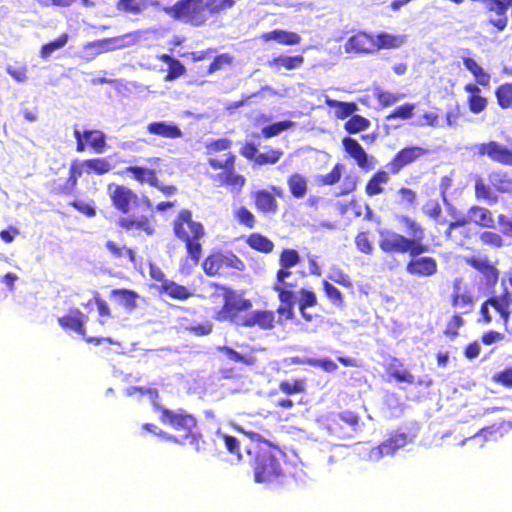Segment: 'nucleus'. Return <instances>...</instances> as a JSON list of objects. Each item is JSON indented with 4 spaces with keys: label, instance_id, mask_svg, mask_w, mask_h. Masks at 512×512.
Segmentation results:
<instances>
[{
    "label": "nucleus",
    "instance_id": "obj_1",
    "mask_svg": "<svg viewBox=\"0 0 512 512\" xmlns=\"http://www.w3.org/2000/svg\"><path fill=\"white\" fill-rule=\"evenodd\" d=\"M107 194L113 208L121 213L117 225L126 232L142 231L146 235H153L155 229L148 216L129 217L137 210L149 211L152 209V201L144 194H138L134 189L115 182L108 183Z\"/></svg>",
    "mask_w": 512,
    "mask_h": 512
},
{
    "label": "nucleus",
    "instance_id": "obj_2",
    "mask_svg": "<svg viewBox=\"0 0 512 512\" xmlns=\"http://www.w3.org/2000/svg\"><path fill=\"white\" fill-rule=\"evenodd\" d=\"M236 0H178L164 8V12L175 20L200 27L210 17L218 16L233 8Z\"/></svg>",
    "mask_w": 512,
    "mask_h": 512
},
{
    "label": "nucleus",
    "instance_id": "obj_3",
    "mask_svg": "<svg viewBox=\"0 0 512 512\" xmlns=\"http://www.w3.org/2000/svg\"><path fill=\"white\" fill-rule=\"evenodd\" d=\"M232 144V140L229 138H219L206 143L205 149L209 166L214 170H221L214 179L219 185L227 186L232 191L239 193L246 184V178L236 171V155L233 152H227L223 159L217 155L221 151L230 150Z\"/></svg>",
    "mask_w": 512,
    "mask_h": 512
},
{
    "label": "nucleus",
    "instance_id": "obj_4",
    "mask_svg": "<svg viewBox=\"0 0 512 512\" xmlns=\"http://www.w3.org/2000/svg\"><path fill=\"white\" fill-rule=\"evenodd\" d=\"M172 230L174 236L184 244L186 259L191 261L193 266H198L206 236L203 223L194 219L190 209L183 208L173 219Z\"/></svg>",
    "mask_w": 512,
    "mask_h": 512
},
{
    "label": "nucleus",
    "instance_id": "obj_5",
    "mask_svg": "<svg viewBox=\"0 0 512 512\" xmlns=\"http://www.w3.org/2000/svg\"><path fill=\"white\" fill-rule=\"evenodd\" d=\"M285 454L266 440L254 447L253 472L257 483H271L284 475L282 461Z\"/></svg>",
    "mask_w": 512,
    "mask_h": 512
},
{
    "label": "nucleus",
    "instance_id": "obj_6",
    "mask_svg": "<svg viewBox=\"0 0 512 512\" xmlns=\"http://www.w3.org/2000/svg\"><path fill=\"white\" fill-rule=\"evenodd\" d=\"M213 286L221 291L223 297L222 306L215 312V320L239 326L240 313L250 310L253 305L252 301L244 298L243 292H239L231 286L222 284H214Z\"/></svg>",
    "mask_w": 512,
    "mask_h": 512
},
{
    "label": "nucleus",
    "instance_id": "obj_7",
    "mask_svg": "<svg viewBox=\"0 0 512 512\" xmlns=\"http://www.w3.org/2000/svg\"><path fill=\"white\" fill-rule=\"evenodd\" d=\"M272 289L277 293L279 305L276 309L277 314L285 320L294 318V305L299 294L298 280L292 272H276Z\"/></svg>",
    "mask_w": 512,
    "mask_h": 512
},
{
    "label": "nucleus",
    "instance_id": "obj_8",
    "mask_svg": "<svg viewBox=\"0 0 512 512\" xmlns=\"http://www.w3.org/2000/svg\"><path fill=\"white\" fill-rule=\"evenodd\" d=\"M202 269L208 277H221L226 270L244 272V261L232 251L212 250L202 261Z\"/></svg>",
    "mask_w": 512,
    "mask_h": 512
},
{
    "label": "nucleus",
    "instance_id": "obj_9",
    "mask_svg": "<svg viewBox=\"0 0 512 512\" xmlns=\"http://www.w3.org/2000/svg\"><path fill=\"white\" fill-rule=\"evenodd\" d=\"M88 317L79 308H70L68 312L58 318V324L66 332H74L79 335L87 344L99 346L102 344L118 345L119 343L111 337L89 336L86 323Z\"/></svg>",
    "mask_w": 512,
    "mask_h": 512
},
{
    "label": "nucleus",
    "instance_id": "obj_10",
    "mask_svg": "<svg viewBox=\"0 0 512 512\" xmlns=\"http://www.w3.org/2000/svg\"><path fill=\"white\" fill-rule=\"evenodd\" d=\"M155 408L160 412V421L164 424L170 425L173 429L185 432V438H196L192 430L197 425L196 418L184 410L173 411L160 405H155Z\"/></svg>",
    "mask_w": 512,
    "mask_h": 512
},
{
    "label": "nucleus",
    "instance_id": "obj_11",
    "mask_svg": "<svg viewBox=\"0 0 512 512\" xmlns=\"http://www.w3.org/2000/svg\"><path fill=\"white\" fill-rule=\"evenodd\" d=\"M121 174H130L132 178L140 183H147L149 186L156 188L162 192L165 196H171L177 193L178 189L175 185H165L161 183L157 177V173L154 169L147 168L144 166L132 165L126 167Z\"/></svg>",
    "mask_w": 512,
    "mask_h": 512
},
{
    "label": "nucleus",
    "instance_id": "obj_12",
    "mask_svg": "<svg viewBox=\"0 0 512 512\" xmlns=\"http://www.w3.org/2000/svg\"><path fill=\"white\" fill-rule=\"evenodd\" d=\"M73 135L76 140L77 152H83L90 148L93 152L101 154L107 148L106 135L101 130L85 129L81 131L75 125Z\"/></svg>",
    "mask_w": 512,
    "mask_h": 512
},
{
    "label": "nucleus",
    "instance_id": "obj_13",
    "mask_svg": "<svg viewBox=\"0 0 512 512\" xmlns=\"http://www.w3.org/2000/svg\"><path fill=\"white\" fill-rule=\"evenodd\" d=\"M85 159H73L70 163L68 177L63 184L53 186L51 194L56 196H69L75 193L78 180L83 175L89 176V170Z\"/></svg>",
    "mask_w": 512,
    "mask_h": 512
},
{
    "label": "nucleus",
    "instance_id": "obj_14",
    "mask_svg": "<svg viewBox=\"0 0 512 512\" xmlns=\"http://www.w3.org/2000/svg\"><path fill=\"white\" fill-rule=\"evenodd\" d=\"M282 188L272 185L270 189H258L251 194L255 208L259 213L274 215L278 212L277 197H283Z\"/></svg>",
    "mask_w": 512,
    "mask_h": 512
},
{
    "label": "nucleus",
    "instance_id": "obj_15",
    "mask_svg": "<svg viewBox=\"0 0 512 512\" xmlns=\"http://www.w3.org/2000/svg\"><path fill=\"white\" fill-rule=\"evenodd\" d=\"M452 305L460 314H466L473 310V290L461 278H456L453 282Z\"/></svg>",
    "mask_w": 512,
    "mask_h": 512
},
{
    "label": "nucleus",
    "instance_id": "obj_16",
    "mask_svg": "<svg viewBox=\"0 0 512 512\" xmlns=\"http://www.w3.org/2000/svg\"><path fill=\"white\" fill-rule=\"evenodd\" d=\"M275 323V313L272 310H254L249 315L241 318L239 326L272 330L275 327Z\"/></svg>",
    "mask_w": 512,
    "mask_h": 512
},
{
    "label": "nucleus",
    "instance_id": "obj_17",
    "mask_svg": "<svg viewBox=\"0 0 512 512\" xmlns=\"http://www.w3.org/2000/svg\"><path fill=\"white\" fill-rule=\"evenodd\" d=\"M408 239L401 234L385 229L380 231L379 245L384 252L406 253L410 244Z\"/></svg>",
    "mask_w": 512,
    "mask_h": 512
},
{
    "label": "nucleus",
    "instance_id": "obj_18",
    "mask_svg": "<svg viewBox=\"0 0 512 512\" xmlns=\"http://www.w3.org/2000/svg\"><path fill=\"white\" fill-rule=\"evenodd\" d=\"M407 436L403 433H397L383 442L380 446L372 448L369 451L368 458L371 461H378L383 456L393 455L398 449L407 444Z\"/></svg>",
    "mask_w": 512,
    "mask_h": 512
},
{
    "label": "nucleus",
    "instance_id": "obj_19",
    "mask_svg": "<svg viewBox=\"0 0 512 512\" xmlns=\"http://www.w3.org/2000/svg\"><path fill=\"white\" fill-rule=\"evenodd\" d=\"M512 7V0H491L488 2L486 9L489 13V22L499 31L506 28L508 23L507 9Z\"/></svg>",
    "mask_w": 512,
    "mask_h": 512
},
{
    "label": "nucleus",
    "instance_id": "obj_20",
    "mask_svg": "<svg viewBox=\"0 0 512 512\" xmlns=\"http://www.w3.org/2000/svg\"><path fill=\"white\" fill-rule=\"evenodd\" d=\"M427 152V149L419 146L406 147L400 150L394 159L388 164L390 172L398 173L401 168L416 161Z\"/></svg>",
    "mask_w": 512,
    "mask_h": 512
},
{
    "label": "nucleus",
    "instance_id": "obj_21",
    "mask_svg": "<svg viewBox=\"0 0 512 512\" xmlns=\"http://www.w3.org/2000/svg\"><path fill=\"white\" fill-rule=\"evenodd\" d=\"M475 149L480 155H488L494 161L507 165L512 162V152L497 142L478 144Z\"/></svg>",
    "mask_w": 512,
    "mask_h": 512
},
{
    "label": "nucleus",
    "instance_id": "obj_22",
    "mask_svg": "<svg viewBox=\"0 0 512 512\" xmlns=\"http://www.w3.org/2000/svg\"><path fill=\"white\" fill-rule=\"evenodd\" d=\"M155 288L160 295H165L179 301H185L193 295V292L188 287L170 279L164 281V284L156 285Z\"/></svg>",
    "mask_w": 512,
    "mask_h": 512
},
{
    "label": "nucleus",
    "instance_id": "obj_23",
    "mask_svg": "<svg viewBox=\"0 0 512 512\" xmlns=\"http://www.w3.org/2000/svg\"><path fill=\"white\" fill-rule=\"evenodd\" d=\"M408 273L419 276H432L437 272V262L432 257L412 259L406 267Z\"/></svg>",
    "mask_w": 512,
    "mask_h": 512
},
{
    "label": "nucleus",
    "instance_id": "obj_24",
    "mask_svg": "<svg viewBox=\"0 0 512 512\" xmlns=\"http://www.w3.org/2000/svg\"><path fill=\"white\" fill-rule=\"evenodd\" d=\"M147 132L167 139H177L183 136L180 127L174 123L166 121H154L147 125Z\"/></svg>",
    "mask_w": 512,
    "mask_h": 512
},
{
    "label": "nucleus",
    "instance_id": "obj_25",
    "mask_svg": "<svg viewBox=\"0 0 512 512\" xmlns=\"http://www.w3.org/2000/svg\"><path fill=\"white\" fill-rule=\"evenodd\" d=\"M105 247L114 260L121 263L129 262L131 264H136V253L132 248L120 245L113 240H108L105 243Z\"/></svg>",
    "mask_w": 512,
    "mask_h": 512
},
{
    "label": "nucleus",
    "instance_id": "obj_26",
    "mask_svg": "<svg viewBox=\"0 0 512 512\" xmlns=\"http://www.w3.org/2000/svg\"><path fill=\"white\" fill-rule=\"evenodd\" d=\"M260 39L264 42L275 40L279 44L288 46L297 45L301 41V37L296 32L285 31L281 29L265 32L261 34Z\"/></svg>",
    "mask_w": 512,
    "mask_h": 512
},
{
    "label": "nucleus",
    "instance_id": "obj_27",
    "mask_svg": "<svg viewBox=\"0 0 512 512\" xmlns=\"http://www.w3.org/2000/svg\"><path fill=\"white\" fill-rule=\"evenodd\" d=\"M407 42L405 34H392L387 32L379 33L375 36L377 51L380 49H397Z\"/></svg>",
    "mask_w": 512,
    "mask_h": 512
},
{
    "label": "nucleus",
    "instance_id": "obj_28",
    "mask_svg": "<svg viewBox=\"0 0 512 512\" xmlns=\"http://www.w3.org/2000/svg\"><path fill=\"white\" fill-rule=\"evenodd\" d=\"M245 242L251 249L263 254L271 253L275 247L274 242L261 233L249 234Z\"/></svg>",
    "mask_w": 512,
    "mask_h": 512
},
{
    "label": "nucleus",
    "instance_id": "obj_29",
    "mask_svg": "<svg viewBox=\"0 0 512 512\" xmlns=\"http://www.w3.org/2000/svg\"><path fill=\"white\" fill-rule=\"evenodd\" d=\"M110 296L116 298L128 312H132L137 307L139 295L131 289L116 288L111 291Z\"/></svg>",
    "mask_w": 512,
    "mask_h": 512
},
{
    "label": "nucleus",
    "instance_id": "obj_30",
    "mask_svg": "<svg viewBox=\"0 0 512 512\" xmlns=\"http://www.w3.org/2000/svg\"><path fill=\"white\" fill-rule=\"evenodd\" d=\"M468 218L471 223H475L485 228L494 227V219L491 211L484 207L473 206L468 210Z\"/></svg>",
    "mask_w": 512,
    "mask_h": 512
},
{
    "label": "nucleus",
    "instance_id": "obj_31",
    "mask_svg": "<svg viewBox=\"0 0 512 512\" xmlns=\"http://www.w3.org/2000/svg\"><path fill=\"white\" fill-rule=\"evenodd\" d=\"M386 371L389 376L393 377L397 382L413 384L415 377L404 368L403 364L397 359L391 360L387 365Z\"/></svg>",
    "mask_w": 512,
    "mask_h": 512
},
{
    "label": "nucleus",
    "instance_id": "obj_32",
    "mask_svg": "<svg viewBox=\"0 0 512 512\" xmlns=\"http://www.w3.org/2000/svg\"><path fill=\"white\" fill-rule=\"evenodd\" d=\"M287 185L291 195L294 198H303L308 191V182L305 176L299 173H293L287 178Z\"/></svg>",
    "mask_w": 512,
    "mask_h": 512
},
{
    "label": "nucleus",
    "instance_id": "obj_33",
    "mask_svg": "<svg viewBox=\"0 0 512 512\" xmlns=\"http://www.w3.org/2000/svg\"><path fill=\"white\" fill-rule=\"evenodd\" d=\"M278 388L287 396L303 394L307 389V381L305 378L284 379L279 382Z\"/></svg>",
    "mask_w": 512,
    "mask_h": 512
},
{
    "label": "nucleus",
    "instance_id": "obj_34",
    "mask_svg": "<svg viewBox=\"0 0 512 512\" xmlns=\"http://www.w3.org/2000/svg\"><path fill=\"white\" fill-rule=\"evenodd\" d=\"M301 257L297 250L284 248L279 254V268L276 272H292L290 269L298 265Z\"/></svg>",
    "mask_w": 512,
    "mask_h": 512
},
{
    "label": "nucleus",
    "instance_id": "obj_35",
    "mask_svg": "<svg viewBox=\"0 0 512 512\" xmlns=\"http://www.w3.org/2000/svg\"><path fill=\"white\" fill-rule=\"evenodd\" d=\"M463 64L465 68L473 74L477 84L483 87H488L490 85V74L484 71V69L474 59L463 57Z\"/></svg>",
    "mask_w": 512,
    "mask_h": 512
},
{
    "label": "nucleus",
    "instance_id": "obj_36",
    "mask_svg": "<svg viewBox=\"0 0 512 512\" xmlns=\"http://www.w3.org/2000/svg\"><path fill=\"white\" fill-rule=\"evenodd\" d=\"M299 301L298 307L302 317L306 321H311L313 319L312 315L306 312L307 308L313 307L317 305V296L314 291L310 289H300L299 290Z\"/></svg>",
    "mask_w": 512,
    "mask_h": 512
},
{
    "label": "nucleus",
    "instance_id": "obj_37",
    "mask_svg": "<svg viewBox=\"0 0 512 512\" xmlns=\"http://www.w3.org/2000/svg\"><path fill=\"white\" fill-rule=\"evenodd\" d=\"M303 63V55L277 56L270 61L269 65L277 70H280L281 68H284L285 70H293L299 68Z\"/></svg>",
    "mask_w": 512,
    "mask_h": 512
},
{
    "label": "nucleus",
    "instance_id": "obj_38",
    "mask_svg": "<svg viewBox=\"0 0 512 512\" xmlns=\"http://www.w3.org/2000/svg\"><path fill=\"white\" fill-rule=\"evenodd\" d=\"M354 51L363 53H373L377 51L375 36L365 32H359L354 35Z\"/></svg>",
    "mask_w": 512,
    "mask_h": 512
},
{
    "label": "nucleus",
    "instance_id": "obj_39",
    "mask_svg": "<svg viewBox=\"0 0 512 512\" xmlns=\"http://www.w3.org/2000/svg\"><path fill=\"white\" fill-rule=\"evenodd\" d=\"M89 170V175L102 176L113 169V165L106 157H95L85 159Z\"/></svg>",
    "mask_w": 512,
    "mask_h": 512
},
{
    "label": "nucleus",
    "instance_id": "obj_40",
    "mask_svg": "<svg viewBox=\"0 0 512 512\" xmlns=\"http://www.w3.org/2000/svg\"><path fill=\"white\" fill-rule=\"evenodd\" d=\"M148 4V0H118L116 8L122 13L138 15L148 7Z\"/></svg>",
    "mask_w": 512,
    "mask_h": 512
},
{
    "label": "nucleus",
    "instance_id": "obj_41",
    "mask_svg": "<svg viewBox=\"0 0 512 512\" xmlns=\"http://www.w3.org/2000/svg\"><path fill=\"white\" fill-rule=\"evenodd\" d=\"M354 161L357 163V165L364 169V170H371L373 169L376 164L377 160L374 156L368 155L362 146L354 140Z\"/></svg>",
    "mask_w": 512,
    "mask_h": 512
},
{
    "label": "nucleus",
    "instance_id": "obj_42",
    "mask_svg": "<svg viewBox=\"0 0 512 512\" xmlns=\"http://www.w3.org/2000/svg\"><path fill=\"white\" fill-rule=\"evenodd\" d=\"M93 302L97 307L98 323L105 326L109 319L113 318L112 309L108 302L98 292L93 295Z\"/></svg>",
    "mask_w": 512,
    "mask_h": 512
},
{
    "label": "nucleus",
    "instance_id": "obj_43",
    "mask_svg": "<svg viewBox=\"0 0 512 512\" xmlns=\"http://www.w3.org/2000/svg\"><path fill=\"white\" fill-rule=\"evenodd\" d=\"M489 303L504 320L509 318L510 306L512 304L511 294L506 293L504 296L491 298L489 299Z\"/></svg>",
    "mask_w": 512,
    "mask_h": 512
},
{
    "label": "nucleus",
    "instance_id": "obj_44",
    "mask_svg": "<svg viewBox=\"0 0 512 512\" xmlns=\"http://www.w3.org/2000/svg\"><path fill=\"white\" fill-rule=\"evenodd\" d=\"M117 38H104L88 42L84 45L85 50H93V54H101L108 52L116 47Z\"/></svg>",
    "mask_w": 512,
    "mask_h": 512
},
{
    "label": "nucleus",
    "instance_id": "obj_45",
    "mask_svg": "<svg viewBox=\"0 0 512 512\" xmlns=\"http://www.w3.org/2000/svg\"><path fill=\"white\" fill-rule=\"evenodd\" d=\"M125 394L129 397L133 396H148L152 404L158 405L156 402L159 399V392L156 388L153 387H142V386H130L125 389Z\"/></svg>",
    "mask_w": 512,
    "mask_h": 512
},
{
    "label": "nucleus",
    "instance_id": "obj_46",
    "mask_svg": "<svg viewBox=\"0 0 512 512\" xmlns=\"http://www.w3.org/2000/svg\"><path fill=\"white\" fill-rule=\"evenodd\" d=\"M217 436L224 443L227 451L234 455L239 462L242 459L240 441L235 436L220 431L217 432Z\"/></svg>",
    "mask_w": 512,
    "mask_h": 512
},
{
    "label": "nucleus",
    "instance_id": "obj_47",
    "mask_svg": "<svg viewBox=\"0 0 512 512\" xmlns=\"http://www.w3.org/2000/svg\"><path fill=\"white\" fill-rule=\"evenodd\" d=\"M218 351L223 353L230 361L239 362L245 364L247 366H252L255 364L256 359L253 356H245L237 352L231 347L221 346L218 347Z\"/></svg>",
    "mask_w": 512,
    "mask_h": 512
},
{
    "label": "nucleus",
    "instance_id": "obj_48",
    "mask_svg": "<svg viewBox=\"0 0 512 512\" xmlns=\"http://www.w3.org/2000/svg\"><path fill=\"white\" fill-rule=\"evenodd\" d=\"M389 180L388 173L384 171L377 172L366 186L368 195L373 196L382 192V185L386 184Z\"/></svg>",
    "mask_w": 512,
    "mask_h": 512
},
{
    "label": "nucleus",
    "instance_id": "obj_49",
    "mask_svg": "<svg viewBox=\"0 0 512 512\" xmlns=\"http://www.w3.org/2000/svg\"><path fill=\"white\" fill-rule=\"evenodd\" d=\"M68 39V34L62 33L55 40L42 45L40 49L41 57L44 59L48 58L54 51L64 47L68 42Z\"/></svg>",
    "mask_w": 512,
    "mask_h": 512
},
{
    "label": "nucleus",
    "instance_id": "obj_50",
    "mask_svg": "<svg viewBox=\"0 0 512 512\" xmlns=\"http://www.w3.org/2000/svg\"><path fill=\"white\" fill-rule=\"evenodd\" d=\"M234 217L240 225L253 229L256 225L255 215L245 206H241L234 212Z\"/></svg>",
    "mask_w": 512,
    "mask_h": 512
},
{
    "label": "nucleus",
    "instance_id": "obj_51",
    "mask_svg": "<svg viewBox=\"0 0 512 512\" xmlns=\"http://www.w3.org/2000/svg\"><path fill=\"white\" fill-rule=\"evenodd\" d=\"M233 63V56L229 53H222L214 57L213 61L209 64L206 75H211L219 70L230 66Z\"/></svg>",
    "mask_w": 512,
    "mask_h": 512
},
{
    "label": "nucleus",
    "instance_id": "obj_52",
    "mask_svg": "<svg viewBox=\"0 0 512 512\" xmlns=\"http://www.w3.org/2000/svg\"><path fill=\"white\" fill-rule=\"evenodd\" d=\"M293 125L294 123L290 120L275 122L263 127L261 130V134L264 138H271L278 135L282 131L291 128Z\"/></svg>",
    "mask_w": 512,
    "mask_h": 512
},
{
    "label": "nucleus",
    "instance_id": "obj_53",
    "mask_svg": "<svg viewBox=\"0 0 512 512\" xmlns=\"http://www.w3.org/2000/svg\"><path fill=\"white\" fill-rule=\"evenodd\" d=\"M399 221L407 228L408 238L417 237L418 239H424V229L416 221L407 216L399 217Z\"/></svg>",
    "mask_w": 512,
    "mask_h": 512
},
{
    "label": "nucleus",
    "instance_id": "obj_54",
    "mask_svg": "<svg viewBox=\"0 0 512 512\" xmlns=\"http://www.w3.org/2000/svg\"><path fill=\"white\" fill-rule=\"evenodd\" d=\"M283 156V151L281 149L269 148L264 153H259L256 164L257 165H273L276 164L281 157Z\"/></svg>",
    "mask_w": 512,
    "mask_h": 512
},
{
    "label": "nucleus",
    "instance_id": "obj_55",
    "mask_svg": "<svg viewBox=\"0 0 512 512\" xmlns=\"http://www.w3.org/2000/svg\"><path fill=\"white\" fill-rule=\"evenodd\" d=\"M491 183L499 192H512V176L507 174H493L491 176Z\"/></svg>",
    "mask_w": 512,
    "mask_h": 512
},
{
    "label": "nucleus",
    "instance_id": "obj_56",
    "mask_svg": "<svg viewBox=\"0 0 512 512\" xmlns=\"http://www.w3.org/2000/svg\"><path fill=\"white\" fill-rule=\"evenodd\" d=\"M496 97L502 108L512 107V83L501 85L496 91Z\"/></svg>",
    "mask_w": 512,
    "mask_h": 512
},
{
    "label": "nucleus",
    "instance_id": "obj_57",
    "mask_svg": "<svg viewBox=\"0 0 512 512\" xmlns=\"http://www.w3.org/2000/svg\"><path fill=\"white\" fill-rule=\"evenodd\" d=\"M69 205L88 218L96 216L97 212L93 200H90L88 202H84L82 200H73L69 203Z\"/></svg>",
    "mask_w": 512,
    "mask_h": 512
},
{
    "label": "nucleus",
    "instance_id": "obj_58",
    "mask_svg": "<svg viewBox=\"0 0 512 512\" xmlns=\"http://www.w3.org/2000/svg\"><path fill=\"white\" fill-rule=\"evenodd\" d=\"M184 331L189 332L194 336H206L213 331V324L210 321H205L196 325L185 326Z\"/></svg>",
    "mask_w": 512,
    "mask_h": 512
},
{
    "label": "nucleus",
    "instance_id": "obj_59",
    "mask_svg": "<svg viewBox=\"0 0 512 512\" xmlns=\"http://www.w3.org/2000/svg\"><path fill=\"white\" fill-rule=\"evenodd\" d=\"M340 178H341V168H340V165L337 164L333 167V169L329 173H327L325 175L318 176L317 182L320 185H333V184L339 182Z\"/></svg>",
    "mask_w": 512,
    "mask_h": 512
},
{
    "label": "nucleus",
    "instance_id": "obj_60",
    "mask_svg": "<svg viewBox=\"0 0 512 512\" xmlns=\"http://www.w3.org/2000/svg\"><path fill=\"white\" fill-rule=\"evenodd\" d=\"M480 240L483 244L495 248H501L504 245L502 236L492 231H485L480 235Z\"/></svg>",
    "mask_w": 512,
    "mask_h": 512
},
{
    "label": "nucleus",
    "instance_id": "obj_61",
    "mask_svg": "<svg viewBox=\"0 0 512 512\" xmlns=\"http://www.w3.org/2000/svg\"><path fill=\"white\" fill-rule=\"evenodd\" d=\"M414 109H415V105L409 104V103L398 106L397 108H395L393 110V112H391L387 116V119L388 120L395 119V118L409 119L412 117Z\"/></svg>",
    "mask_w": 512,
    "mask_h": 512
},
{
    "label": "nucleus",
    "instance_id": "obj_62",
    "mask_svg": "<svg viewBox=\"0 0 512 512\" xmlns=\"http://www.w3.org/2000/svg\"><path fill=\"white\" fill-rule=\"evenodd\" d=\"M186 72V69L184 65L178 60L175 59L168 65L167 74L165 76L166 81H172L180 76L184 75Z\"/></svg>",
    "mask_w": 512,
    "mask_h": 512
},
{
    "label": "nucleus",
    "instance_id": "obj_63",
    "mask_svg": "<svg viewBox=\"0 0 512 512\" xmlns=\"http://www.w3.org/2000/svg\"><path fill=\"white\" fill-rule=\"evenodd\" d=\"M323 289L325 291L326 296L330 299V301L335 305L342 304V294L332 283L328 281H323Z\"/></svg>",
    "mask_w": 512,
    "mask_h": 512
},
{
    "label": "nucleus",
    "instance_id": "obj_64",
    "mask_svg": "<svg viewBox=\"0 0 512 512\" xmlns=\"http://www.w3.org/2000/svg\"><path fill=\"white\" fill-rule=\"evenodd\" d=\"M375 95L377 96L379 102L384 106H390L402 98V95L400 94H394L380 89L376 90Z\"/></svg>",
    "mask_w": 512,
    "mask_h": 512
}]
</instances>
